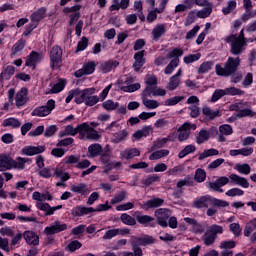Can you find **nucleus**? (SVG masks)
<instances>
[{"label": "nucleus", "instance_id": "16", "mask_svg": "<svg viewBox=\"0 0 256 256\" xmlns=\"http://www.w3.org/2000/svg\"><path fill=\"white\" fill-rule=\"evenodd\" d=\"M42 59H43V53L32 51L29 54L28 59L25 62V65L26 67H32V69H35L37 67V63L42 61Z\"/></svg>", "mask_w": 256, "mask_h": 256}, {"label": "nucleus", "instance_id": "45", "mask_svg": "<svg viewBox=\"0 0 256 256\" xmlns=\"http://www.w3.org/2000/svg\"><path fill=\"white\" fill-rule=\"evenodd\" d=\"M3 127H13L14 129L17 127H21V121L17 118H7L2 123Z\"/></svg>", "mask_w": 256, "mask_h": 256}, {"label": "nucleus", "instance_id": "49", "mask_svg": "<svg viewBox=\"0 0 256 256\" xmlns=\"http://www.w3.org/2000/svg\"><path fill=\"white\" fill-rule=\"evenodd\" d=\"M125 197H127V191L122 190L114 195L111 199L112 205H117V203H121V201H125Z\"/></svg>", "mask_w": 256, "mask_h": 256}, {"label": "nucleus", "instance_id": "4", "mask_svg": "<svg viewBox=\"0 0 256 256\" xmlns=\"http://www.w3.org/2000/svg\"><path fill=\"white\" fill-rule=\"evenodd\" d=\"M223 226L212 224L207 227L205 233L202 235L201 240L206 247H211L217 241L218 235H223Z\"/></svg>", "mask_w": 256, "mask_h": 256}, {"label": "nucleus", "instance_id": "18", "mask_svg": "<svg viewBox=\"0 0 256 256\" xmlns=\"http://www.w3.org/2000/svg\"><path fill=\"white\" fill-rule=\"evenodd\" d=\"M47 17V8L41 7L30 15L31 23L39 25V22L43 21Z\"/></svg>", "mask_w": 256, "mask_h": 256}, {"label": "nucleus", "instance_id": "64", "mask_svg": "<svg viewBox=\"0 0 256 256\" xmlns=\"http://www.w3.org/2000/svg\"><path fill=\"white\" fill-rule=\"evenodd\" d=\"M145 83L148 86L157 85V83H158L157 76H155L153 74H147L145 76Z\"/></svg>", "mask_w": 256, "mask_h": 256}, {"label": "nucleus", "instance_id": "22", "mask_svg": "<svg viewBox=\"0 0 256 256\" xmlns=\"http://www.w3.org/2000/svg\"><path fill=\"white\" fill-rule=\"evenodd\" d=\"M29 101L27 98V88H21L20 91L16 93L15 105L16 107H23Z\"/></svg>", "mask_w": 256, "mask_h": 256}, {"label": "nucleus", "instance_id": "25", "mask_svg": "<svg viewBox=\"0 0 256 256\" xmlns=\"http://www.w3.org/2000/svg\"><path fill=\"white\" fill-rule=\"evenodd\" d=\"M165 203V200L162 198H153L151 200L146 201L141 207L142 209H145L146 211H149V209H155L157 207H161Z\"/></svg>", "mask_w": 256, "mask_h": 256}, {"label": "nucleus", "instance_id": "8", "mask_svg": "<svg viewBox=\"0 0 256 256\" xmlns=\"http://www.w3.org/2000/svg\"><path fill=\"white\" fill-rule=\"evenodd\" d=\"M183 55V50L175 48L167 53V58L172 59L166 66L164 73L165 75H171L177 67H179V57Z\"/></svg>", "mask_w": 256, "mask_h": 256}, {"label": "nucleus", "instance_id": "21", "mask_svg": "<svg viewBox=\"0 0 256 256\" xmlns=\"http://www.w3.org/2000/svg\"><path fill=\"white\" fill-rule=\"evenodd\" d=\"M145 50H141L139 52H136L134 54V63H133V68L136 72H139L141 67L145 65Z\"/></svg>", "mask_w": 256, "mask_h": 256}, {"label": "nucleus", "instance_id": "33", "mask_svg": "<svg viewBox=\"0 0 256 256\" xmlns=\"http://www.w3.org/2000/svg\"><path fill=\"white\" fill-rule=\"evenodd\" d=\"M79 134V125L75 128L72 125H67L63 131L59 133V137H67L71 135L72 137H75V135Z\"/></svg>", "mask_w": 256, "mask_h": 256}, {"label": "nucleus", "instance_id": "26", "mask_svg": "<svg viewBox=\"0 0 256 256\" xmlns=\"http://www.w3.org/2000/svg\"><path fill=\"white\" fill-rule=\"evenodd\" d=\"M89 213H95V209L93 207H83L77 206L72 209L73 217H83V215H89Z\"/></svg>", "mask_w": 256, "mask_h": 256}, {"label": "nucleus", "instance_id": "39", "mask_svg": "<svg viewBox=\"0 0 256 256\" xmlns=\"http://www.w3.org/2000/svg\"><path fill=\"white\" fill-rule=\"evenodd\" d=\"M153 131V128L151 126H144L141 130L136 131L132 137L134 139H143V137H148L149 133Z\"/></svg>", "mask_w": 256, "mask_h": 256}, {"label": "nucleus", "instance_id": "35", "mask_svg": "<svg viewBox=\"0 0 256 256\" xmlns=\"http://www.w3.org/2000/svg\"><path fill=\"white\" fill-rule=\"evenodd\" d=\"M13 75H15V67L6 66L5 68H3V71L0 74V79H2L3 81H9V79H11Z\"/></svg>", "mask_w": 256, "mask_h": 256}, {"label": "nucleus", "instance_id": "48", "mask_svg": "<svg viewBox=\"0 0 256 256\" xmlns=\"http://www.w3.org/2000/svg\"><path fill=\"white\" fill-rule=\"evenodd\" d=\"M185 99V96H174L172 98H168L164 101L165 107H173L177 105V103H181Z\"/></svg>", "mask_w": 256, "mask_h": 256}, {"label": "nucleus", "instance_id": "31", "mask_svg": "<svg viewBox=\"0 0 256 256\" xmlns=\"http://www.w3.org/2000/svg\"><path fill=\"white\" fill-rule=\"evenodd\" d=\"M72 193H78L79 195H87L89 193V187L85 183L73 184L70 187Z\"/></svg>", "mask_w": 256, "mask_h": 256}, {"label": "nucleus", "instance_id": "63", "mask_svg": "<svg viewBox=\"0 0 256 256\" xmlns=\"http://www.w3.org/2000/svg\"><path fill=\"white\" fill-rule=\"evenodd\" d=\"M229 229L231 233H233L234 237H239V235H241V225H239V223L230 224Z\"/></svg>", "mask_w": 256, "mask_h": 256}, {"label": "nucleus", "instance_id": "52", "mask_svg": "<svg viewBox=\"0 0 256 256\" xmlns=\"http://www.w3.org/2000/svg\"><path fill=\"white\" fill-rule=\"evenodd\" d=\"M237 9V2L236 1H228L227 6L222 8L223 15H229L230 13H233Z\"/></svg>", "mask_w": 256, "mask_h": 256}, {"label": "nucleus", "instance_id": "32", "mask_svg": "<svg viewBox=\"0 0 256 256\" xmlns=\"http://www.w3.org/2000/svg\"><path fill=\"white\" fill-rule=\"evenodd\" d=\"M161 177L157 174L148 175L146 178L141 180L142 187H150L153 183H159Z\"/></svg>", "mask_w": 256, "mask_h": 256}, {"label": "nucleus", "instance_id": "62", "mask_svg": "<svg viewBox=\"0 0 256 256\" xmlns=\"http://www.w3.org/2000/svg\"><path fill=\"white\" fill-rule=\"evenodd\" d=\"M65 89V81L60 80L58 83H56L51 90L49 91V93H61V91Z\"/></svg>", "mask_w": 256, "mask_h": 256}, {"label": "nucleus", "instance_id": "6", "mask_svg": "<svg viewBox=\"0 0 256 256\" xmlns=\"http://www.w3.org/2000/svg\"><path fill=\"white\" fill-rule=\"evenodd\" d=\"M78 129L79 139H81V141H99L101 139L99 132L92 128L87 122L79 124Z\"/></svg>", "mask_w": 256, "mask_h": 256}, {"label": "nucleus", "instance_id": "55", "mask_svg": "<svg viewBox=\"0 0 256 256\" xmlns=\"http://www.w3.org/2000/svg\"><path fill=\"white\" fill-rule=\"evenodd\" d=\"M24 48H25V40L23 39L18 40L17 43H15L12 47L11 55H17V53H19V51H23Z\"/></svg>", "mask_w": 256, "mask_h": 256}, {"label": "nucleus", "instance_id": "60", "mask_svg": "<svg viewBox=\"0 0 256 256\" xmlns=\"http://www.w3.org/2000/svg\"><path fill=\"white\" fill-rule=\"evenodd\" d=\"M225 89H216L212 95L211 102L215 103L221 99V97H225Z\"/></svg>", "mask_w": 256, "mask_h": 256}, {"label": "nucleus", "instance_id": "3", "mask_svg": "<svg viewBox=\"0 0 256 256\" xmlns=\"http://www.w3.org/2000/svg\"><path fill=\"white\" fill-rule=\"evenodd\" d=\"M193 205L194 207H196V209H207L209 205H211V207H229V202L213 198L210 195H205L197 198L194 201Z\"/></svg>", "mask_w": 256, "mask_h": 256}, {"label": "nucleus", "instance_id": "46", "mask_svg": "<svg viewBox=\"0 0 256 256\" xmlns=\"http://www.w3.org/2000/svg\"><path fill=\"white\" fill-rule=\"evenodd\" d=\"M195 151H197L195 145H187L182 151L179 152L178 157L179 159H183L184 157H187V155H189L190 153H195Z\"/></svg>", "mask_w": 256, "mask_h": 256}, {"label": "nucleus", "instance_id": "36", "mask_svg": "<svg viewBox=\"0 0 256 256\" xmlns=\"http://www.w3.org/2000/svg\"><path fill=\"white\" fill-rule=\"evenodd\" d=\"M128 135H129V132H127L126 130H120L118 132H115L113 134L111 142L115 144L121 143V141H125V139H127Z\"/></svg>", "mask_w": 256, "mask_h": 256}, {"label": "nucleus", "instance_id": "23", "mask_svg": "<svg viewBox=\"0 0 256 256\" xmlns=\"http://www.w3.org/2000/svg\"><path fill=\"white\" fill-rule=\"evenodd\" d=\"M45 151V146H27L22 149L23 155H27L31 157L33 155H39V153H43Z\"/></svg>", "mask_w": 256, "mask_h": 256}, {"label": "nucleus", "instance_id": "10", "mask_svg": "<svg viewBox=\"0 0 256 256\" xmlns=\"http://www.w3.org/2000/svg\"><path fill=\"white\" fill-rule=\"evenodd\" d=\"M53 109H55V100L50 99L46 102V105L36 107L31 115L32 117H47L51 115Z\"/></svg>", "mask_w": 256, "mask_h": 256}, {"label": "nucleus", "instance_id": "61", "mask_svg": "<svg viewBox=\"0 0 256 256\" xmlns=\"http://www.w3.org/2000/svg\"><path fill=\"white\" fill-rule=\"evenodd\" d=\"M253 17H256V10L248 9L242 14L241 19L245 23L246 21H249V19H253Z\"/></svg>", "mask_w": 256, "mask_h": 256}, {"label": "nucleus", "instance_id": "58", "mask_svg": "<svg viewBox=\"0 0 256 256\" xmlns=\"http://www.w3.org/2000/svg\"><path fill=\"white\" fill-rule=\"evenodd\" d=\"M226 95H231V96H235V95H245V91L239 89V88H235V87H229L224 89Z\"/></svg>", "mask_w": 256, "mask_h": 256}, {"label": "nucleus", "instance_id": "40", "mask_svg": "<svg viewBox=\"0 0 256 256\" xmlns=\"http://www.w3.org/2000/svg\"><path fill=\"white\" fill-rule=\"evenodd\" d=\"M204 7V9L199 10L196 13V17H198V19H207V17H209L213 13V4Z\"/></svg>", "mask_w": 256, "mask_h": 256}, {"label": "nucleus", "instance_id": "17", "mask_svg": "<svg viewBox=\"0 0 256 256\" xmlns=\"http://www.w3.org/2000/svg\"><path fill=\"white\" fill-rule=\"evenodd\" d=\"M189 135H191V124L184 123L182 126L178 128V141L183 142L189 139Z\"/></svg>", "mask_w": 256, "mask_h": 256}, {"label": "nucleus", "instance_id": "28", "mask_svg": "<svg viewBox=\"0 0 256 256\" xmlns=\"http://www.w3.org/2000/svg\"><path fill=\"white\" fill-rule=\"evenodd\" d=\"M141 155V151L137 148H129L120 153L121 159H133L134 157H139Z\"/></svg>", "mask_w": 256, "mask_h": 256}, {"label": "nucleus", "instance_id": "29", "mask_svg": "<svg viewBox=\"0 0 256 256\" xmlns=\"http://www.w3.org/2000/svg\"><path fill=\"white\" fill-rule=\"evenodd\" d=\"M119 67V62L116 60H109L101 64L100 69L103 73H109Z\"/></svg>", "mask_w": 256, "mask_h": 256}, {"label": "nucleus", "instance_id": "24", "mask_svg": "<svg viewBox=\"0 0 256 256\" xmlns=\"http://www.w3.org/2000/svg\"><path fill=\"white\" fill-rule=\"evenodd\" d=\"M25 163H31V159L18 157L16 160H13V158H11L10 169L23 170L25 169Z\"/></svg>", "mask_w": 256, "mask_h": 256}, {"label": "nucleus", "instance_id": "37", "mask_svg": "<svg viewBox=\"0 0 256 256\" xmlns=\"http://www.w3.org/2000/svg\"><path fill=\"white\" fill-rule=\"evenodd\" d=\"M211 137V134L209 131L202 129L199 131V133L196 136V143L197 145H203L205 141H209V138Z\"/></svg>", "mask_w": 256, "mask_h": 256}, {"label": "nucleus", "instance_id": "47", "mask_svg": "<svg viewBox=\"0 0 256 256\" xmlns=\"http://www.w3.org/2000/svg\"><path fill=\"white\" fill-rule=\"evenodd\" d=\"M205 179H207V173L201 168L196 169L193 181H196V183H203Z\"/></svg>", "mask_w": 256, "mask_h": 256}, {"label": "nucleus", "instance_id": "2", "mask_svg": "<svg viewBox=\"0 0 256 256\" xmlns=\"http://www.w3.org/2000/svg\"><path fill=\"white\" fill-rule=\"evenodd\" d=\"M240 66L241 58L230 56L224 63V66H221V64H216V75L219 77H231V75H235V73H237V69H239Z\"/></svg>", "mask_w": 256, "mask_h": 256}, {"label": "nucleus", "instance_id": "41", "mask_svg": "<svg viewBox=\"0 0 256 256\" xmlns=\"http://www.w3.org/2000/svg\"><path fill=\"white\" fill-rule=\"evenodd\" d=\"M193 185H195L193 177L186 176L184 179L177 182L176 187L178 189H183V187H193Z\"/></svg>", "mask_w": 256, "mask_h": 256}, {"label": "nucleus", "instance_id": "43", "mask_svg": "<svg viewBox=\"0 0 256 256\" xmlns=\"http://www.w3.org/2000/svg\"><path fill=\"white\" fill-rule=\"evenodd\" d=\"M11 169V157L0 156V171H7Z\"/></svg>", "mask_w": 256, "mask_h": 256}, {"label": "nucleus", "instance_id": "14", "mask_svg": "<svg viewBox=\"0 0 256 256\" xmlns=\"http://www.w3.org/2000/svg\"><path fill=\"white\" fill-rule=\"evenodd\" d=\"M95 67H97V65L94 61L87 62L81 69L77 70L74 75L77 78L83 77V75H92V73H95Z\"/></svg>", "mask_w": 256, "mask_h": 256}, {"label": "nucleus", "instance_id": "59", "mask_svg": "<svg viewBox=\"0 0 256 256\" xmlns=\"http://www.w3.org/2000/svg\"><path fill=\"white\" fill-rule=\"evenodd\" d=\"M213 68V62L212 61H206L200 65L198 68V73H207L208 71H211Z\"/></svg>", "mask_w": 256, "mask_h": 256}, {"label": "nucleus", "instance_id": "9", "mask_svg": "<svg viewBox=\"0 0 256 256\" xmlns=\"http://www.w3.org/2000/svg\"><path fill=\"white\" fill-rule=\"evenodd\" d=\"M227 43H231L230 53L232 55H241L243 51H245V47H247L246 40H237L235 35H230L226 38Z\"/></svg>", "mask_w": 256, "mask_h": 256}, {"label": "nucleus", "instance_id": "15", "mask_svg": "<svg viewBox=\"0 0 256 256\" xmlns=\"http://www.w3.org/2000/svg\"><path fill=\"white\" fill-rule=\"evenodd\" d=\"M36 207L39 209V211H44L46 217L53 215V213H55V211H59V209H63V205L51 207L49 203L43 202H37Z\"/></svg>", "mask_w": 256, "mask_h": 256}, {"label": "nucleus", "instance_id": "57", "mask_svg": "<svg viewBox=\"0 0 256 256\" xmlns=\"http://www.w3.org/2000/svg\"><path fill=\"white\" fill-rule=\"evenodd\" d=\"M136 219L140 225H147L151 223V221H155V218L149 216V215H137Z\"/></svg>", "mask_w": 256, "mask_h": 256}, {"label": "nucleus", "instance_id": "20", "mask_svg": "<svg viewBox=\"0 0 256 256\" xmlns=\"http://www.w3.org/2000/svg\"><path fill=\"white\" fill-rule=\"evenodd\" d=\"M167 33L166 24H157L151 32L153 41H159Z\"/></svg>", "mask_w": 256, "mask_h": 256}, {"label": "nucleus", "instance_id": "7", "mask_svg": "<svg viewBox=\"0 0 256 256\" xmlns=\"http://www.w3.org/2000/svg\"><path fill=\"white\" fill-rule=\"evenodd\" d=\"M67 224L61 223V221L56 220L54 223L50 226H47L44 229V235H47L45 241L46 245H53L55 243V239L51 237V235H56V233H61L62 231H66Z\"/></svg>", "mask_w": 256, "mask_h": 256}, {"label": "nucleus", "instance_id": "44", "mask_svg": "<svg viewBox=\"0 0 256 256\" xmlns=\"http://www.w3.org/2000/svg\"><path fill=\"white\" fill-rule=\"evenodd\" d=\"M215 155H219V150L211 148L200 153L198 159L199 161H203V159H207V157H214Z\"/></svg>", "mask_w": 256, "mask_h": 256}, {"label": "nucleus", "instance_id": "54", "mask_svg": "<svg viewBox=\"0 0 256 256\" xmlns=\"http://www.w3.org/2000/svg\"><path fill=\"white\" fill-rule=\"evenodd\" d=\"M235 169L238 173H241V175H249V173H251V166H249V164H236Z\"/></svg>", "mask_w": 256, "mask_h": 256}, {"label": "nucleus", "instance_id": "11", "mask_svg": "<svg viewBox=\"0 0 256 256\" xmlns=\"http://www.w3.org/2000/svg\"><path fill=\"white\" fill-rule=\"evenodd\" d=\"M63 61V50L59 46L52 47L50 51V67L51 69H59Z\"/></svg>", "mask_w": 256, "mask_h": 256}, {"label": "nucleus", "instance_id": "30", "mask_svg": "<svg viewBox=\"0 0 256 256\" xmlns=\"http://www.w3.org/2000/svg\"><path fill=\"white\" fill-rule=\"evenodd\" d=\"M103 153V146L99 143L92 144L88 147V157H99Z\"/></svg>", "mask_w": 256, "mask_h": 256}, {"label": "nucleus", "instance_id": "51", "mask_svg": "<svg viewBox=\"0 0 256 256\" xmlns=\"http://www.w3.org/2000/svg\"><path fill=\"white\" fill-rule=\"evenodd\" d=\"M122 223H124V225H137V220H135V218H133L131 215L124 213L121 215L120 217Z\"/></svg>", "mask_w": 256, "mask_h": 256}, {"label": "nucleus", "instance_id": "38", "mask_svg": "<svg viewBox=\"0 0 256 256\" xmlns=\"http://www.w3.org/2000/svg\"><path fill=\"white\" fill-rule=\"evenodd\" d=\"M179 85H181V78L171 76L166 85V89L167 91H175V89L179 88Z\"/></svg>", "mask_w": 256, "mask_h": 256}, {"label": "nucleus", "instance_id": "34", "mask_svg": "<svg viewBox=\"0 0 256 256\" xmlns=\"http://www.w3.org/2000/svg\"><path fill=\"white\" fill-rule=\"evenodd\" d=\"M202 113L206 117V119H208L209 121H213L215 117H221V110L213 111L209 107H204L202 109Z\"/></svg>", "mask_w": 256, "mask_h": 256}, {"label": "nucleus", "instance_id": "13", "mask_svg": "<svg viewBox=\"0 0 256 256\" xmlns=\"http://www.w3.org/2000/svg\"><path fill=\"white\" fill-rule=\"evenodd\" d=\"M249 103L247 102H239V103H236L234 105V108L232 109H235L236 111H238L237 113V117L239 119L243 118V117H255L256 113L253 112L251 109L249 108H245L243 109V107H248Z\"/></svg>", "mask_w": 256, "mask_h": 256}, {"label": "nucleus", "instance_id": "42", "mask_svg": "<svg viewBox=\"0 0 256 256\" xmlns=\"http://www.w3.org/2000/svg\"><path fill=\"white\" fill-rule=\"evenodd\" d=\"M167 155H169V150L167 149L157 150L149 156V159L150 161H157L159 159H163V157H167Z\"/></svg>", "mask_w": 256, "mask_h": 256}, {"label": "nucleus", "instance_id": "5", "mask_svg": "<svg viewBox=\"0 0 256 256\" xmlns=\"http://www.w3.org/2000/svg\"><path fill=\"white\" fill-rule=\"evenodd\" d=\"M94 94L95 88L80 90L79 96L75 98V103H77V105L84 103L87 107H93V105H97L99 103V96Z\"/></svg>", "mask_w": 256, "mask_h": 256}, {"label": "nucleus", "instance_id": "27", "mask_svg": "<svg viewBox=\"0 0 256 256\" xmlns=\"http://www.w3.org/2000/svg\"><path fill=\"white\" fill-rule=\"evenodd\" d=\"M23 237L28 245H39V236L33 231H25Z\"/></svg>", "mask_w": 256, "mask_h": 256}, {"label": "nucleus", "instance_id": "56", "mask_svg": "<svg viewBox=\"0 0 256 256\" xmlns=\"http://www.w3.org/2000/svg\"><path fill=\"white\" fill-rule=\"evenodd\" d=\"M227 197H241L245 195V191L241 188H231L226 192Z\"/></svg>", "mask_w": 256, "mask_h": 256}, {"label": "nucleus", "instance_id": "53", "mask_svg": "<svg viewBox=\"0 0 256 256\" xmlns=\"http://www.w3.org/2000/svg\"><path fill=\"white\" fill-rule=\"evenodd\" d=\"M142 103L146 109H157V107H159V102L157 100L142 98Z\"/></svg>", "mask_w": 256, "mask_h": 256}, {"label": "nucleus", "instance_id": "12", "mask_svg": "<svg viewBox=\"0 0 256 256\" xmlns=\"http://www.w3.org/2000/svg\"><path fill=\"white\" fill-rule=\"evenodd\" d=\"M156 219H157V223L158 225H160V227H167V219H169L171 217V210L167 209V208H159L155 211L154 213Z\"/></svg>", "mask_w": 256, "mask_h": 256}, {"label": "nucleus", "instance_id": "50", "mask_svg": "<svg viewBox=\"0 0 256 256\" xmlns=\"http://www.w3.org/2000/svg\"><path fill=\"white\" fill-rule=\"evenodd\" d=\"M102 107L106 111H115V109H119V102H113V100H106L102 103Z\"/></svg>", "mask_w": 256, "mask_h": 256}, {"label": "nucleus", "instance_id": "1", "mask_svg": "<svg viewBox=\"0 0 256 256\" xmlns=\"http://www.w3.org/2000/svg\"><path fill=\"white\" fill-rule=\"evenodd\" d=\"M229 179L232 185H239V187H243V189H249V180L237 174H231L229 178L226 176H222L217 180H215L214 182H209L207 184V187L211 191H216L217 193H223L222 187H224V185H227L229 183Z\"/></svg>", "mask_w": 256, "mask_h": 256}, {"label": "nucleus", "instance_id": "19", "mask_svg": "<svg viewBox=\"0 0 256 256\" xmlns=\"http://www.w3.org/2000/svg\"><path fill=\"white\" fill-rule=\"evenodd\" d=\"M219 135H218V141L220 143H225L227 141L226 137H229V135H233V127L229 124H224L219 126Z\"/></svg>", "mask_w": 256, "mask_h": 256}]
</instances>
